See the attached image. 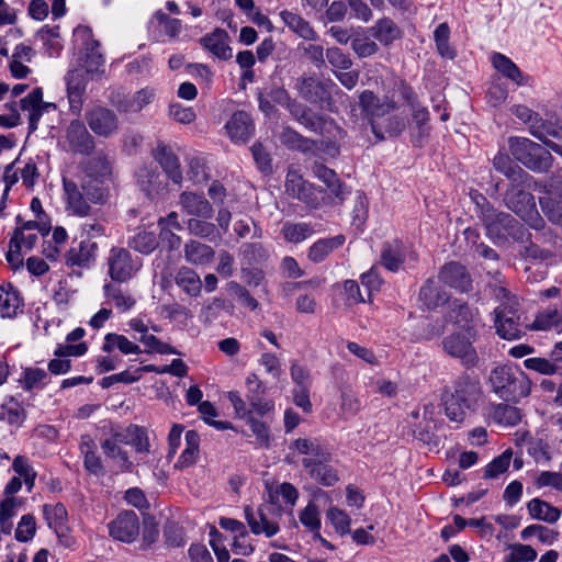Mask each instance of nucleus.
Masks as SVG:
<instances>
[{
  "label": "nucleus",
  "instance_id": "nucleus-1",
  "mask_svg": "<svg viewBox=\"0 0 562 562\" xmlns=\"http://www.w3.org/2000/svg\"><path fill=\"white\" fill-rule=\"evenodd\" d=\"M359 105L368 117L373 135L378 140L397 137L406 128V119L390 113L397 106L396 102L387 97L380 99L370 90L359 95Z\"/></svg>",
  "mask_w": 562,
  "mask_h": 562
},
{
  "label": "nucleus",
  "instance_id": "nucleus-2",
  "mask_svg": "<svg viewBox=\"0 0 562 562\" xmlns=\"http://www.w3.org/2000/svg\"><path fill=\"white\" fill-rule=\"evenodd\" d=\"M81 169L85 175L81 191L72 184V213L87 215L90 210L87 201L100 203L103 200L101 183L111 175V162L103 151H98L82 162Z\"/></svg>",
  "mask_w": 562,
  "mask_h": 562
},
{
  "label": "nucleus",
  "instance_id": "nucleus-3",
  "mask_svg": "<svg viewBox=\"0 0 562 562\" xmlns=\"http://www.w3.org/2000/svg\"><path fill=\"white\" fill-rule=\"evenodd\" d=\"M483 395L480 380L468 372L456 378L445 390L446 415L451 422L462 423L468 411H475Z\"/></svg>",
  "mask_w": 562,
  "mask_h": 562
},
{
  "label": "nucleus",
  "instance_id": "nucleus-4",
  "mask_svg": "<svg viewBox=\"0 0 562 562\" xmlns=\"http://www.w3.org/2000/svg\"><path fill=\"white\" fill-rule=\"evenodd\" d=\"M72 35L79 49L78 64L79 67L72 70V75L81 77V79L72 86V95L85 92L88 78L81 75V70L87 76L102 75L104 72V56L100 50V42L93 38L92 30L89 26L78 25ZM75 76H72V81Z\"/></svg>",
  "mask_w": 562,
  "mask_h": 562
},
{
  "label": "nucleus",
  "instance_id": "nucleus-5",
  "mask_svg": "<svg viewBox=\"0 0 562 562\" xmlns=\"http://www.w3.org/2000/svg\"><path fill=\"white\" fill-rule=\"evenodd\" d=\"M481 222L485 227L486 235L495 243L508 238L524 243L530 236L524 225L515 217L508 213L497 211L492 205L484 204Z\"/></svg>",
  "mask_w": 562,
  "mask_h": 562
},
{
  "label": "nucleus",
  "instance_id": "nucleus-6",
  "mask_svg": "<svg viewBox=\"0 0 562 562\" xmlns=\"http://www.w3.org/2000/svg\"><path fill=\"white\" fill-rule=\"evenodd\" d=\"M492 391L505 401L517 402L529 395L531 382L520 370L509 366L494 368L488 376Z\"/></svg>",
  "mask_w": 562,
  "mask_h": 562
},
{
  "label": "nucleus",
  "instance_id": "nucleus-7",
  "mask_svg": "<svg viewBox=\"0 0 562 562\" xmlns=\"http://www.w3.org/2000/svg\"><path fill=\"white\" fill-rule=\"evenodd\" d=\"M479 339L476 328L468 330H454L445 336L440 342L443 352L460 362L467 370L476 368L480 363V355L475 348Z\"/></svg>",
  "mask_w": 562,
  "mask_h": 562
},
{
  "label": "nucleus",
  "instance_id": "nucleus-8",
  "mask_svg": "<svg viewBox=\"0 0 562 562\" xmlns=\"http://www.w3.org/2000/svg\"><path fill=\"white\" fill-rule=\"evenodd\" d=\"M525 181L521 179L510 183L504 194V203L531 228L540 231L546 223L537 211L535 196L526 190Z\"/></svg>",
  "mask_w": 562,
  "mask_h": 562
},
{
  "label": "nucleus",
  "instance_id": "nucleus-9",
  "mask_svg": "<svg viewBox=\"0 0 562 562\" xmlns=\"http://www.w3.org/2000/svg\"><path fill=\"white\" fill-rule=\"evenodd\" d=\"M509 150L514 158L528 169L536 172H547L552 166L549 149L526 137H510Z\"/></svg>",
  "mask_w": 562,
  "mask_h": 562
},
{
  "label": "nucleus",
  "instance_id": "nucleus-10",
  "mask_svg": "<svg viewBox=\"0 0 562 562\" xmlns=\"http://www.w3.org/2000/svg\"><path fill=\"white\" fill-rule=\"evenodd\" d=\"M285 193L310 209H318L324 200L325 191L306 181L293 166L288 169L285 177Z\"/></svg>",
  "mask_w": 562,
  "mask_h": 562
},
{
  "label": "nucleus",
  "instance_id": "nucleus-11",
  "mask_svg": "<svg viewBox=\"0 0 562 562\" xmlns=\"http://www.w3.org/2000/svg\"><path fill=\"white\" fill-rule=\"evenodd\" d=\"M494 327L496 334L506 340L519 339L525 334L518 313V302L503 303L494 310Z\"/></svg>",
  "mask_w": 562,
  "mask_h": 562
},
{
  "label": "nucleus",
  "instance_id": "nucleus-12",
  "mask_svg": "<svg viewBox=\"0 0 562 562\" xmlns=\"http://www.w3.org/2000/svg\"><path fill=\"white\" fill-rule=\"evenodd\" d=\"M334 86L335 83L331 80L322 81L313 76H302L295 82V89L300 97L310 103L321 106H329L331 104L330 88Z\"/></svg>",
  "mask_w": 562,
  "mask_h": 562
},
{
  "label": "nucleus",
  "instance_id": "nucleus-13",
  "mask_svg": "<svg viewBox=\"0 0 562 562\" xmlns=\"http://www.w3.org/2000/svg\"><path fill=\"white\" fill-rule=\"evenodd\" d=\"M140 266V261L134 260L124 248H113L110 252L109 271L114 281L123 282L131 279Z\"/></svg>",
  "mask_w": 562,
  "mask_h": 562
},
{
  "label": "nucleus",
  "instance_id": "nucleus-14",
  "mask_svg": "<svg viewBox=\"0 0 562 562\" xmlns=\"http://www.w3.org/2000/svg\"><path fill=\"white\" fill-rule=\"evenodd\" d=\"M108 527L111 537L126 543L135 541L139 535V519L133 510L120 513Z\"/></svg>",
  "mask_w": 562,
  "mask_h": 562
},
{
  "label": "nucleus",
  "instance_id": "nucleus-15",
  "mask_svg": "<svg viewBox=\"0 0 562 562\" xmlns=\"http://www.w3.org/2000/svg\"><path fill=\"white\" fill-rule=\"evenodd\" d=\"M86 121L91 131L101 137H110L119 130L116 114L104 106H94L86 113Z\"/></svg>",
  "mask_w": 562,
  "mask_h": 562
},
{
  "label": "nucleus",
  "instance_id": "nucleus-16",
  "mask_svg": "<svg viewBox=\"0 0 562 562\" xmlns=\"http://www.w3.org/2000/svg\"><path fill=\"white\" fill-rule=\"evenodd\" d=\"M38 241L35 233H24V231H14L10 240V247L7 252L8 262L14 268L23 263V255L31 251Z\"/></svg>",
  "mask_w": 562,
  "mask_h": 562
},
{
  "label": "nucleus",
  "instance_id": "nucleus-17",
  "mask_svg": "<svg viewBox=\"0 0 562 562\" xmlns=\"http://www.w3.org/2000/svg\"><path fill=\"white\" fill-rule=\"evenodd\" d=\"M512 112L524 123L530 124V133L538 139H540L549 149L562 156V145L557 144L550 139H547V134H550L549 131H544L543 124H538L541 122V119L538 117V114L532 110L527 108L526 105H514Z\"/></svg>",
  "mask_w": 562,
  "mask_h": 562
},
{
  "label": "nucleus",
  "instance_id": "nucleus-18",
  "mask_svg": "<svg viewBox=\"0 0 562 562\" xmlns=\"http://www.w3.org/2000/svg\"><path fill=\"white\" fill-rule=\"evenodd\" d=\"M289 449L305 456L302 460L304 469L306 461L316 463L321 460H331V452L318 438H297L290 443Z\"/></svg>",
  "mask_w": 562,
  "mask_h": 562
},
{
  "label": "nucleus",
  "instance_id": "nucleus-19",
  "mask_svg": "<svg viewBox=\"0 0 562 562\" xmlns=\"http://www.w3.org/2000/svg\"><path fill=\"white\" fill-rule=\"evenodd\" d=\"M20 108L27 114L29 127L31 132L37 130L38 121L44 112L50 108L55 109L54 103L43 101V91L41 88H35L26 97L20 100Z\"/></svg>",
  "mask_w": 562,
  "mask_h": 562
},
{
  "label": "nucleus",
  "instance_id": "nucleus-20",
  "mask_svg": "<svg viewBox=\"0 0 562 562\" xmlns=\"http://www.w3.org/2000/svg\"><path fill=\"white\" fill-rule=\"evenodd\" d=\"M291 101L288 91L274 83L258 92L259 109L268 116L276 113L277 105L288 108Z\"/></svg>",
  "mask_w": 562,
  "mask_h": 562
},
{
  "label": "nucleus",
  "instance_id": "nucleus-21",
  "mask_svg": "<svg viewBox=\"0 0 562 562\" xmlns=\"http://www.w3.org/2000/svg\"><path fill=\"white\" fill-rule=\"evenodd\" d=\"M244 514L250 531L256 536L265 535L267 538H271L280 531L279 524L268 519L263 507L255 510L252 507L246 506Z\"/></svg>",
  "mask_w": 562,
  "mask_h": 562
},
{
  "label": "nucleus",
  "instance_id": "nucleus-22",
  "mask_svg": "<svg viewBox=\"0 0 562 562\" xmlns=\"http://www.w3.org/2000/svg\"><path fill=\"white\" fill-rule=\"evenodd\" d=\"M229 35L224 29L216 27L213 32L205 34L199 40L200 45L215 57L228 60L233 56L229 47Z\"/></svg>",
  "mask_w": 562,
  "mask_h": 562
},
{
  "label": "nucleus",
  "instance_id": "nucleus-23",
  "mask_svg": "<svg viewBox=\"0 0 562 562\" xmlns=\"http://www.w3.org/2000/svg\"><path fill=\"white\" fill-rule=\"evenodd\" d=\"M439 279L445 284L461 292H468L472 285L465 267L458 262L446 263L439 272Z\"/></svg>",
  "mask_w": 562,
  "mask_h": 562
},
{
  "label": "nucleus",
  "instance_id": "nucleus-24",
  "mask_svg": "<svg viewBox=\"0 0 562 562\" xmlns=\"http://www.w3.org/2000/svg\"><path fill=\"white\" fill-rule=\"evenodd\" d=\"M34 57V50L31 46L19 44L9 59L8 69L14 79H26L32 69L27 66Z\"/></svg>",
  "mask_w": 562,
  "mask_h": 562
},
{
  "label": "nucleus",
  "instance_id": "nucleus-25",
  "mask_svg": "<svg viewBox=\"0 0 562 562\" xmlns=\"http://www.w3.org/2000/svg\"><path fill=\"white\" fill-rule=\"evenodd\" d=\"M153 155L165 170L168 178L175 183H180L182 180V171L179 159L172 149L162 142H159L153 150Z\"/></svg>",
  "mask_w": 562,
  "mask_h": 562
},
{
  "label": "nucleus",
  "instance_id": "nucleus-26",
  "mask_svg": "<svg viewBox=\"0 0 562 562\" xmlns=\"http://www.w3.org/2000/svg\"><path fill=\"white\" fill-rule=\"evenodd\" d=\"M179 203L188 215L205 220L213 216V207L203 194L184 191L179 196Z\"/></svg>",
  "mask_w": 562,
  "mask_h": 562
},
{
  "label": "nucleus",
  "instance_id": "nucleus-27",
  "mask_svg": "<svg viewBox=\"0 0 562 562\" xmlns=\"http://www.w3.org/2000/svg\"><path fill=\"white\" fill-rule=\"evenodd\" d=\"M406 259V248L402 240L393 239L383 244L380 263L391 272H397Z\"/></svg>",
  "mask_w": 562,
  "mask_h": 562
},
{
  "label": "nucleus",
  "instance_id": "nucleus-28",
  "mask_svg": "<svg viewBox=\"0 0 562 562\" xmlns=\"http://www.w3.org/2000/svg\"><path fill=\"white\" fill-rule=\"evenodd\" d=\"M225 128L232 140L245 143L254 133V123L247 112L237 111L227 121Z\"/></svg>",
  "mask_w": 562,
  "mask_h": 562
},
{
  "label": "nucleus",
  "instance_id": "nucleus-29",
  "mask_svg": "<svg viewBox=\"0 0 562 562\" xmlns=\"http://www.w3.org/2000/svg\"><path fill=\"white\" fill-rule=\"evenodd\" d=\"M345 241L346 237L341 234L321 238L308 248L307 258L314 263L323 262L334 250L341 247Z\"/></svg>",
  "mask_w": 562,
  "mask_h": 562
},
{
  "label": "nucleus",
  "instance_id": "nucleus-30",
  "mask_svg": "<svg viewBox=\"0 0 562 562\" xmlns=\"http://www.w3.org/2000/svg\"><path fill=\"white\" fill-rule=\"evenodd\" d=\"M492 65L498 72L514 81L517 86L528 85L529 77L525 76L517 65L507 56L501 53L493 54Z\"/></svg>",
  "mask_w": 562,
  "mask_h": 562
},
{
  "label": "nucleus",
  "instance_id": "nucleus-31",
  "mask_svg": "<svg viewBox=\"0 0 562 562\" xmlns=\"http://www.w3.org/2000/svg\"><path fill=\"white\" fill-rule=\"evenodd\" d=\"M479 318L477 308H473L467 303L454 301L450 312V319L459 327L458 330H468L476 328Z\"/></svg>",
  "mask_w": 562,
  "mask_h": 562
},
{
  "label": "nucleus",
  "instance_id": "nucleus-32",
  "mask_svg": "<svg viewBox=\"0 0 562 562\" xmlns=\"http://www.w3.org/2000/svg\"><path fill=\"white\" fill-rule=\"evenodd\" d=\"M156 92L153 88H144L134 93L131 98H125L117 102L112 101L119 111L125 113H136L153 102Z\"/></svg>",
  "mask_w": 562,
  "mask_h": 562
},
{
  "label": "nucleus",
  "instance_id": "nucleus-33",
  "mask_svg": "<svg viewBox=\"0 0 562 562\" xmlns=\"http://www.w3.org/2000/svg\"><path fill=\"white\" fill-rule=\"evenodd\" d=\"M331 460H321L318 462H305V471L311 479L324 486H333L338 482L337 472L329 465Z\"/></svg>",
  "mask_w": 562,
  "mask_h": 562
},
{
  "label": "nucleus",
  "instance_id": "nucleus-34",
  "mask_svg": "<svg viewBox=\"0 0 562 562\" xmlns=\"http://www.w3.org/2000/svg\"><path fill=\"white\" fill-rule=\"evenodd\" d=\"M447 293L432 279H428L419 290V301L427 310H435L448 301Z\"/></svg>",
  "mask_w": 562,
  "mask_h": 562
},
{
  "label": "nucleus",
  "instance_id": "nucleus-35",
  "mask_svg": "<svg viewBox=\"0 0 562 562\" xmlns=\"http://www.w3.org/2000/svg\"><path fill=\"white\" fill-rule=\"evenodd\" d=\"M312 172L318 180L326 184L339 202L344 201L345 188L333 169L322 162H315L312 167Z\"/></svg>",
  "mask_w": 562,
  "mask_h": 562
},
{
  "label": "nucleus",
  "instance_id": "nucleus-36",
  "mask_svg": "<svg viewBox=\"0 0 562 562\" xmlns=\"http://www.w3.org/2000/svg\"><path fill=\"white\" fill-rule=\"evenodd\" d=\"M214 250L211 246L196 240H189L184 245V258L194 266H205L214 258Z\"/></svg>",
  "mask_w": 562,
  "mask_h": 562
},
{
  "label": "nucleus",
  "instance_id": "nucleus-37",
  "mask_svg": "<svg viewBox=\"0 0 562 562\" xmlns=\"http://www.w3.org/2000/svg\"><path fill=\"white\" fill-rule=\"evenodd\" d=\"M286 109L290 111L291 115L305 128L315 133L321 132L323 119L314 115L307 106L292 100Z\"/></svg>",
  "mask_w": 562,
  "mask_h": 562
},
{
  "label": "nucleus",
  "instance_id": "nucleus-38",
  "mask_svg": "<svg viewBox=\"0 0 562 562\" xmlns=\"http://www.w3.org/2000/svg\"><path fill=\"white\" fill-rule=\"evenodd\" d=\"M280 16L284 24L294 33H296L300 37L314 41L316 40V33L311 26V24L304 20L300 14L294 13L289 10H283L280 12Z\"/></svg>",
  "mask_w": 562,
  "mask_h": 562
},
{
  "label": "nucleus",
  "instance_id": "nucleus-39",
  "mask_svg": "<svg viewBox=\"0 0 562 562\" xmlns=\"http://www.w3.org/2000/svg\"><path fill=\"white\" fill-rule=\"evenodd\" d=\"M527 509L531 518L549 524L557 522L561 517V512L557 507L540 498L529 501Z\"/></svg>",
  "mask_w": 562,
  "mask_h": 562
},
{
  "label": "nucleus",
  "instance_id": "nucleus-40",
  "mask_svg": "<svg viewBox=\"0 0 562 562\" xmlns=\"http://www.w3.org/2000/svg\"><path fill=\"white\" fill-rule=\"evenodd\" d=\"M186 448L180 454L176 467L183 469L193 465L200 453V435L195 430L186 432Z\"/></svg>",
  "mask_w": 562,
  "mask_h": 562
},
{
  "label": "nucleus",
  "instance_id": "nucleus-41",
  "mask_svg": "<svg viewBox=\"0 0 562 562\" xmlns=\"http://www.w3.org/2000/svg\"><path fill=\"white\" fill-rule=\"evenodd\" d=\"M175 281L188 295L192 297L200 295L202 281L194 270L188 267H181L176 274Z\"/></svg>",
  "mask_w": 562,
  "mask_h": 562
},
{
  "label": "nucleus",
  "instance_id": "nucleus-42",
  "mask_svg": "<svg viewBox=\"0 0 562 562\" xmlns=\"http://www.w3.org/2000/svg\"><path fill=\"white\" fill-rule=\"evenodd\" d=\"M281 234L288 243L299 244L308 239L314 234V228L311 223L306 222H285Z\"/></svg>",
  "mask_w": 562,
  "mask_h": 562
},
{
  "label": "nucleus",
  "instance_id": "nucleus-43",
  "mask_svg": "<svg viewBox=\"0 0 562 562\" xmlns=\"http://www.w3.org/2000/svg\"><path fill=\"white\" fill-rule=\"evenodd\" d=\"M114 349H119L123 355L140 353V348L138 347V345L131 341L124 335L109 333L104 337L102 350L105 352H112Z\"/></svg>",
  "mask_w": 562,
  "mask_h": 562
},
{
  "label": "nucleus",
  "instance_id": "nucleus-44",
  "mask_svg": "<svg viewBox=\"0 0 562 562\" xmlns=\"http://www.w3.org/2000/svg\"><path fill=\"white\" fill-rule=\"evenodd\" d=\"M80 452L83 454L85 468L92 474L99 475L103 471L100 458L95 453V443L93 439L86 435L81 437Z\"/></svg>",
  "mask_w": 562,
  "mask_h": 562
},
{
  "label": "nucleus",
  "instance_id": "nucleus-45",
  "mask_svg": "<svg viewBox=\"0 0 562 562\" xmlns=\"http://www.w3.org/2000/svg\"><path fill=\"white\" fill-rule=\"evenodd\" d=\"M535 330H561L562 329V311L557 307H548L540 312L531 326Z\"/></svg>",
  "mask_w": 562,
  "mask_h": 562
},
{
  "label": "nucleus",
  "instance_id": "nucleus-46",
  "mask_svg": "<svg viewBox=\"0 0 562 562\" xmlns=\"http://www.w3.org/2000/svg\"><path fill=\"white\" fill-rule=\"evenodd\" d=\"M70 333H67L65 336V344H58L57 348L54 351L56 356L55 359L50 360L48 363V370L53 374H64L70 368V360L68 357L70 356Z\"/></svg>",
  "mask_w": 562,
  "mask_h": 562
},
{
  "label": "nucleus",
  "instance_id": "nucleus-47",
  "mask_svg": "<svg viewBox=\"0 0 562 562\" xmlns=\"http://www.w3.org/2000/svg\"><path fill=\"white\" fill-rule=\"evenodd\" d=\"M101 448L106 458H109L114 467L121 472H128L132 470L133 463L130 460L126 451L122 450L121 446L114 443V441L103 440Z\"/></svg>",
  "mask_w": 562,
  "mask_h": 562
},
{
  "label": "nucleus",
  "instance_id": "nucleus-48",
  "mask_svg": "<svg viewBox=\"0 0 562 562\" xmlns=\"http://www.w3.org/2000/svg\"><path fill=\"white\" fill-rule=\"evenodd\" d=\"M491 417L494 423L504 427L516 426L521 420L519 408L504 403L494 406Z\"/></svg>",
  "mask_w": 562,
  "mask_h": 562
},
{
  "label": "nucleus",
  "instance_id": "nucleus-49",
  "mask_svg": "<svg viewBox=\"0 0 562 562\" xmlns=\"http://www.w3.org/2000/svg\"><path fill=\"white\" fill-rule=\"evenodd\" d=\"M493 166L497 171L505 175L512 182L529 178V175L519 166L514 165L506 154H497L493 159Z\"/></svg>",
  "mask_w": 562,
  "mask_h": 562
},
{
  "label": "nucleus",
  "instance_id": "nucleus-50",
  "mask_svg": "<svg viewBox=\"0 0 562 562\" xmlns=\"http://www.w3.org/2000/svg\"><path fill=\"white\" fill-rule=\"evenodd\" d=\"M94 148V139L81 122H72V151L89 155Z\"/></svg>",
  "mask_w": 562,
  "mask_h": 562
},
{
  "label": "nucleus",
  "instance_id": "nucleus-51",
  "mask_svg": "<svg viewBox=\"0 0 562 562\" xmlns=\"http://www.w3.org/2000/svg\"><path fill=\"white\" fill-rule=\"evenodd\" d=\"M280 140L289 149L300 150L303 153L310 151L314 147V142L312 139L304 137L289 126L282 130Z\"/></svg>",
  "mask_w": 562,
  "mask_h": 562
},
{
  "label": "nucleus",
  "instance_id": "nucleus-52",
  "mask_svg": "<svg viewBox=\"0 0 562 562\" xmlns=\"http://www.w3.org/2000/svg\"><path fill=\"white\" fill-rule=\"evenodd\" d=\"M12 469L18 474V476L23 480L27 492H31L34 487L37 473L34 470L30 459L24 456H16L13 459Z\"/></svg>",
  "mask_w": 562,
  "mask_h": 562
},
{
  "label": "nucleus",
  "instance_id": "nucleus-53",
  "mask_svg": "<svg viewBox=\"0 0 562 562\" xmlns=\"http://www.w3.org/2000/svg\"><path fill=\"white\" fill-rule=\"evenodd\" d=\"M540 207L548 220L557 225H562V195L549 194L540 198Z\"/></svg>",
  "mask_w": 562,
  "mask_h": 562
},
{
  "label": "nucleus",
  "instance_id": "nucleus-54",
  "mask_svg": "<svg viewBox=\"0 0 562 562\" xmlns=\"http://www.w3.org/2000/svg\"><path fill=\"white\" fill-rule=\"evenodd\" d=\"M21 306L18 293L11 286L0 285V313L2 317L15 316Z\"/></svg>",
  "mask_w": 562,
  "mask_h": 562
},
{
  "label": "nucleus",
  "instance_id": "nucleus-55",
  "mask_svg": "<svg viewBox=\"0 0 562 562\" xmlns=\"http://www.w3.org/2000/svg\"><path fill=\"white\" fill-rule=\"evenodd\" d=\"M37 37L43 43L46 48V52L49 56L58 55L63 48V43L59 35V27L54 26L50 27L48 25L43 26L38 33Z\"/></svg>",
  "mask_w": 562,
  "mask_h": 562
},
{
  "label": "nucleus",
  "instance_id": "nucleus-56",
  "mask_svg": "<svg viewBox=\"0 0 562 562\" xmlns=\"http://www.w3.org/2000/svg\"><path fill=\"white\" fill-rule=\"evenodd\" d=\"M373 36L382 44L389 45L401 37V30L391 19L378 21L373 27Z\"/></svg>",
  "mask_w": 562,
  "mask_h": 562
},
{
  "label": "nucleus",
  "instance_id": "nucleus-57",
  "mask_svg": "<svg viewBox=\"0 0 562 562\" xmlns=\"http://www.w3.org/2000/svg\"><path fill=\"white\" fill-rule=\"evenodd\" d=\"M187 228L191 235L207 239L210 241L215 240L217 237H220L215 224L205 221V218H190L187 223Z\"/></svg>",
  "mask_w": 562,
  "mask_h": 562
},
{
  "label": "nucleus",
  "instance_id": "nucleus-58",
  "mask_svg": "<svg viewBox=\"0 0 562 562\" xmlns=\"http://www.w3.org/2000/svg\"><path fill=\"white\" fill-rule=\"evenodd\" d=\"M299 519L306 529L314 532L315 538H321V515L318 506L314 502H308V504L300 512Z\"/></svg>",
  "mask_w": 562,
  "mask_h": 562
},
{
  "label": "nucleus",
  "instance_id": "nucleus-59",
  "mask_svg": "<svg viewBox=\"0 0 562 562\" xmlns=\"http://www.w3.org/2000/svg\"><path fill=\"white\" fill-rule=\"evenodd\" d=\"M513 458L510 448L503 451L494 458L484 469V479H497L499 475L508 471Z\"/></svg>",
  "mask_w": 562,
  "mask_h": 562
},
{
  "label": "nucleus",
  "instance_id": "nucleus-60",
  "mask_svg": "<svg viewBox=\"0 0 562 562\" xmlns=\"http://www.w3.org/2000/svg\"><path fill=\"white\" fill-rule=\"evenodd\" d=\"M449 38V25L447 23H440L434 32L437 52L446 59H453L456 57V50L450 46Z\"/></svg>",
  "mask_w": 562,
  "mask_h": 562
},
{
  "label": "nucleus",
  "instance_id": "nucleus-61",
  "mask_svg": "<svg viewBox=\"0 0 562 562\" xmlns=\"http://www.w3.org/2000/svg\"><path fill=\"white\" fill-rule=\"evenodd\" d=\"M104 293L106 299L121 312H126L135 305V300L117 285L106 284Z\"/></svg>",
  "mask_w": 562,
  "mask_h": 562
},
{
  "label": "nucleus",
  "instance_id": "nucleus-62",
  "mask_svg": "<svg viewBox=\"0 0 562 562\" xmlns=\"http://www.w3.org/2000/svg\"><path fill=\"white\" fill-rule=\"evenodd\" d=\"M36 530L37 525L34 515H22L14 529V538L18 542H29L35 537Z\"/></svg>",
  "mask_w": 562,
  "mask_h": 562
},
{
  "label": "nucleus",
  "instance_id": "nucleus-63",
  "mask_svg": "<svg viewBox=\"0 0 562 562\" xmlns=\"http://www.w3.org/2000/svg\"><path fill=\"white\" fill-rule=\"evenodd\" d=\"M44 513L48 525L54 528L56 533H60L66 526L68 513L67 508L63 504L45 505Z\"/></svg>",
  "mask_w": 562,
  "mask_h": 562
},
{
  "label": "nucleus",
  "instance_id": "nucleus-64",
  "mask_svg": "<svg viewBox=\"0 0 562 562\" xmlns=\"http://www.w3.org/2000/svg\"><path fill=\"white\" fill-rule=\"evenodd\" d=\"M128 246L140 254L148 255L157 248L158 241L153 232L142 231L130 239Z\"/></svg>",
  "mask_w": 562,
  "mask_h": 562
}]
</instances>
